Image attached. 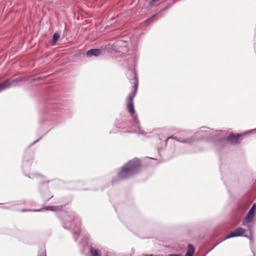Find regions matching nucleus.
Returning <instances> with one entry per match:
<instances>
[{
    "mask_svg": "<svg viewBox=\"0 0 256 256\" xmlns=\"http://www.w3.org/2000/svg\"><path fill=\"white\" fill-rule=\"evenodd\" d=\"M140 162L138 159L134 158L128 162L120 170L118 176L120 178H128L137 172Z\"/></svg>",
    "mask_w": 256,
    "mask_h": 256,
    "instance_id": "obj_1",
    "label": "nucleus"
},
{
    "mask_svg": "<svg viewBox=\"0 0 256 256\" xmlns=\"http://www.w3.org/2000/svg\"><path fill=\"white\" fill-rule=\"evenodd\" d=\"M242 136V134H236V136L234 134H230L228 136V140L231 144H236L239 142Z\"/></svg>",
    "mask_w": 256,
    "mask_h": 256,
    "instance_id": "obj_6",
    "label": "nucleus"
},
{
    "mask_svg": "<svg viewBox=\"0 0 256 256\" xmlns=\"http://www.w3.org/2000/svg\"><path fill=\"white\" fill-rule=\"evenodd\" d=\"M194 252V248L192 244L188 245V250L185 256H192Z\"/></svg>",
    "mask_w": 256,
    "mask_h": 256,
    "instance_id": "obj_8",
    "label": "nucleus"
},
{
    "mask_svg": "<svg viewBox=\"0 0 256 256\" xmlns=\"http://www.w3.org/2000/svg\"><path fill=\"white\" fill-rule=\"evenodd\" d=\"M169 138H174V139H176V140H178V142H191V140H183V141H180L178 139L176 138H175L172 137V136H170V137L168 138V139H169Z\"/></svg>",
    "mask_w": 256,
    "mask_h": 256,
    "instance_id": "obj_11",
    "label": "nucleus"
},
{
    "mask_svg": "<svg viewBox=\"0 0 256 256\" xmlns=\"http://www.w3.org/2000/svg\"><path fill=\"white\" fill-rule=\"evenodd\" d=\"M21 79L15 78L12 80H7L4 82L0 84V92L8 88L10 86H16L18 85L20 82Z\"/></svg>",
    "mask_w": 256,
    "mask_h": 256,
    "instance_id": "obj_3",
    "label": "nucleus"
},
{
    "mask_svg": "<svg viewBox=\"0 0 256 256\" xmlns=\"http://www.w3.org/2000/svg\"><path fill=\"white\" fill-rule=\"evenodd\" d=\"M60 38V35L58 33H55L54 34L53 38H52V42L54 44H55L58 38Z\"/></svg>",
    "mask_w": 256,
    "mask_h": 256,
    "instance_id": "obj_10",
    "label": "nucleus"
},
{
    "mask_svg": "<svg viewBox=\"0 0 256 256\" xmlns=\"http://www.w3.org/2000/svg\"><path fill=\"white\" fill-rule=\"evenodd\" d=\"M136 82H135L134 86V92L132 94H130L128 96L127 104V108L128 112L133 116L135 113V111L134 108L132 100L134 96H135L138 88V81L136 80Z\"/></svg>",
    "mask_w": 256,
    "mask_h": 256,
    "instance_id": "obj_2",
    "label": "nucleus"
},
{
    "mask_svg": "<svg viewBox=\"0 0 256 256\" xmlns=\"http://www.w3.org/2000/svg\"><path fill=\"white\" fill-rule=\"evenodd\" d=\"M255 204H254L253 206L250 208L249 210L248 213L246 216L245 218L242 221V225L244 226H247L250 227V225L248 224L252 220L254 216V208Z\"/></svg>",
    "mask_w": 256,
    "mask_h": 256,
    "instance_id": "obj_4",
    "label": "nucleus"
},
{
    "mask_svg": "<svg viewBox=\"0 0 256 256\" xmlns=\"http://www.w3.org/2000/svg\"><path fill=\"white\" fill-rule=\"evenodd\" d=\"M168 256H180L178 254H169Z\"/></svg>",
    "mask_w": 256,
    "mask_h": 256,
    "instance_id": "obj_14",
    "label": "nucleus"
},
{
    "mask_svg": "<svg viewBox=\"0 0 256 256\" xmlns=\"http://www.w3.org/2000/svg\"><path fill=\"white\" fill-rule=\"evenodd\" d=\"M246 230L242 228H236L234 230L228 234L227 236H226L224 240L228 239L229 238H231L232 237L243 236H247L246 235L244 234Z\"/></svg>",
    "mask_w": 256,
    "mask_h": 256,
    "instance_id": "obj_5",
    "label": "nucleus"
},
{
    "mask_svg": "<svg viewBox=\"0 0 256 256\" xmlns=\"http://www.w3.org/2000/svg\"><path fill=\"white\" fill-rule=\"evenodd\" d=\"M90 254L92 256H100V251L93 248H92L90 249Z\"/></svg>",
    "mask_w": 256,
    "mask_h": 256,
    "instance_id": "obj_9",
    "label": "nucleus"
},
{
    "mask_svg": "<svg viewBox=\"0 0 256 256\" xmlns=\"http://www.w3.org/2000/svg\"><path fill=\"white\" fill-rule=\"evenodd\" d=\"M101 54V50L99 49H93L88 50L87 52V56H98Z\"/></svg>",
    "mask_w": 256,
    "mask_h": 256,
    "instance_id": "obj_7",
    "label": "nucleus"
},
{
    "mask_svg": "<svg viewBox=\"0 0 256 256\" xmlns=\"http://www.w3.org/2000/svg\"><path fill=\"white\" fill-rule=\"evenodd\" d=\"M38 256H46V250L44 248L41 250V253Z\"/></svg>",
    "mask_w": 256,
    "mask_h": 256,
    "instance_id": "obj_12",
    "label": "nucleus"
},
{
    "mask_svg": "<svg viewBox=\"0 0 256 256\" xmlns=\"http://www.w3.org/2000/svg\"><path fill=\"white\" fill-rule=\"evenodd\" d=\"M40 210H34V211H40Z\"/></svg>",
    "mask_w": 256,
    "mask_h": 256,
    "instance_id": "obj_15",
    "label": "nucleus"
},
{
    "mask_svg": "<svg viewBox=\"0 0 256 256\" xmlns=\"http://www.w3.org/2000/svg\"><path fill=\"white\" fill-rule=\"evenodd\" d=\"M159 0H152L150 2V5H152V4L154 3V2H158V1Z\"/></svg>",
    "mask_w": 256,
    "mask_h": 256,
    "instance_id": "obj_13",
    "label": "nucleus"
}]
</instances>
